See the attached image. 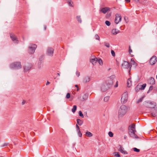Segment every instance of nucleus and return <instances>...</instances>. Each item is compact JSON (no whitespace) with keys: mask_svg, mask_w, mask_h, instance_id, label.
I'll list each match as a JSON object with an SVG mask.
<instances>
[{"mask_svg":"<svg viewBox=\"0 0 157 157\" xmlns=\"http://www.w3.org/2000/svg\"><path fill=\"white\" fill-rule=\"evenodd\" d=\"M119 32V31L116 29H113L112 31V33L113 35H116Z\"/></svg>","mask_w":157,"mask_h":157,"instance_id":"nucleus-20","label":"nucleus"},{"mask_svg":"<svg viewBox=\"0 0 157 157\" xmlns=\"http://www.w3.org/2000/svg\"><path fill=\"white\" fill-rule=\"evenodd\" d=\"M10 67L11 68L15 69H19L22 67L21 63L19 62H15L11 63Z\"/></svg>","mask_w":157,"mask_h":157,"instance_id":"nucleus-5","label":"nucleus"},{"mask_svg":"<svg viewBox=\"0 0 157 157\" xmlns=\"http://www.w3.org/2000/svg\"><path fill=\"white\" fill-rule=\"evenodd\" d=\"M133 150L134 151H135V152H140V149H137V148H136V147H134V148H133Z\"/></svg>","mask_w":157,"mask_h":157,"instance_id":"nucleus-35","label":"nucleus"},{"mask_svg":"<svg viewBox=\"0 0 157 157\" xmlns=\"http://www.w3.org/2000/svg\"><path fill=\"white\" fill-rule=\"evenodd\" d=\"M127 107L124 105H122L118 110V117H122L127 113Z\"/></svg>","mask_w":157,"mask_h":157,"instance_id":"nucleus-4","label":"nucleus"},{"mask_svg":"<svg viewBox=\"0 0 157 157\" xmlns=\"http://www.w3.org/2000/svg\"><path fill=\"white\" fill-rule=\"evenodd\" d=\"M94 37L97 40H100L99 36L97 34H96L95 35Z\"/></svg>","mask_w":157,"mask_h":157,"instance_id":"nucleus-34","label":"nucleus"},{"mask_svg":"<svg viewBox=\"0 0 157 157\" xmlns=\"http://www.w3.org/2000/svg\"><path fill=\"white\" fill-rule=\"evenodd\" d=\"M77 124H78L79 125H81L83 123V122L82 121L78 119H77Z\"/></svg>","mask_w":157,"mask_h":157,"instance_id":"nucleus-22","label":"nucleus"},{"mask_svg":"<svg viewBox=\"0 0 157 157\" xmlns=\"http://www.w3.org/2000/svg\"><path fill=\"white\" fill-rule=\"evenodd\" d=\"M144 98V97H142L141 98L138 99L136 101L137 103H139L141 102Z\"/></svg>","mask_w":157,"mask_h":157,"instance_id":"nucleus-30","label":"nucleus"},{"mask_svg":"<svg viewBox=\"0 0 157 157\" xmlns=\"http://www.w3.org/2000/svg\"><path fill=\"white\" fill-rule=\"evenodd\" d=\"M109 81L108 82L106 81L105 83H103L101 85V90L102 91L105 92L112 86L113 82L111 80Z\"/></svg>","mask_w":157,"mask_h":157,"instance_id":"nucleus-3","label":"nucleus"},{"mask_svg":"<svg viewBox=\"0 0 157 157\" xmlns=\"http://www.w3.org/2000/svg\"><path fill=\"white\" fill-rule=\"evenodd\" d=\"M78 113L79 116H80L82 118H83L84 117L83 114L82 113V112L81 111H79Z\"/></svg>","mask_w":157,"mask_h":157,"instance_id":"nucleus-38","label":"nucleus"},{"mask_svg":"<svg viewBox=\"0 0 157 157\" xmlns=\"http://www.w3.org/2000/svg\"><path fill=\"white\" fill-rule=\"evenodd\" d=\"M136 2H139V0H134Z\"/></svg>","mask_w":157,"mask_h":157,"instance_id":"nucleus-56","label":"nucleus"},{"mask_svg":"<svg viewBox=\"0 0 157 157\" xmlns=\"http://www.w3.org/2000/svg\"><path fill=\"white\" fill-rule=\"evenodd\" d=\"M84 99V100H86V99Z\"/></svg>","mask_w":157,"mask_h":157,"instance_id":"nucleus-62","label":"nucleus"},{"mask_svg":"<svg viewBox=\"0 0 157 157\" xmlns=\"http://www.w3.org/2000/svg\"><path fill=\"white\" fill-rule=\"evenodd\" d=\"M129 53L131 54V53L132 52V50L131 49V48L130 46H129Z\"/></svg>","mask_w":157,"mask_h":157,"instance_id":"nucleus-46","label":"nucleus"},{"mask_svg":"<svg viewBox=\"0 0 157 157\" xmlns=\"http://www.w3.org/2000/svg\"><path fill=\"white\" fill-rule=\"evenodd\" d=\"M125 1L127 3H128L130 2V0H125Z\"/></svg>","mask_w":157,"mask_h":157,"instance_id":"nucleus-53","label":"nucleus"},{"mask_svg":"<svg viewBox=\"0 0 157 157\" xmlns=\"http://www.w3.org/2000/svg\"><path fill=\"white\" fill-rule=\"evenodd\" d=\"M79 90V89L78 87L77 88V90L78 91Z\"/></svg>","mask_w":157,"mask_h":157,"instance_id":"nucleus-57","label":"nucleus"},{"mask_svg":"<svg viewBox=\"0 0 157 157\" xmlns=\"http://www.w3.org/2000/svg\"><path fill=\"white\" fill-rule=\"evenodd\" d=\"M135 90L136 92L139 91L140 90H141L140 88V86L139 85H137L135 88Z\"/></svg>","mask_w":157,"mask_h":157,"instance_id":"nucleus-26","label":"nucleus"},{"mask_svg":"<svg viewBox=\"0 0 157 157\" xmlns=\"http://www.w3.org/2000/svg\"><path fill=\"white\" fill-rule=\"evenodd\" d=\"M111 53L112 54V55L113 56H115V53L114 51L113 50H112L111 51Z\"/></svg>","mask_w":157,"mask_h":157,"instance_id":"nucleus-43","label":"nucleus"},{"mask_svg":"<svg viewBox=\"0 0 157 157\" xmlns=\"http://www.w3.org/2000/svg\"><path fill=\"white\" fill-rule=\"evenodd\" d=\"M114 156L116 157H120L121 156L118 152H114Z\"/></svg>","mask_w":157,"mask_h":157,"instance_id":"nucleus-29","label":"nucleus"},{"mask_svg":"<svg viewBox=\"0 0 157 157\" xmlns=\"http://www.w3.org/2000/svg\"><path fill=\"white\" fill-rule=\"evenodd\" d=\"M32 67V65L30 63H27L24 67L25 71H27L30 70Z\"/></svg>","mask_w":157,"mask_h":157,"instance_id":"nucleus-11","label":"nucleus"},{"mask_svg":"<svg viewBox=\"0 0 157 157\" xmlns=\"http://www.w3.org/2000/svg\"><path fill=\"white\" fill-rule=\"evenodd\" d=\"M144 105L146 107L154 109L155 111H157V105L155 102L150 101H145Z\"/></svg>","mask_w":157,"mask_h":157,"instance_id":"nucleus-2","label":"nucleus"},{"mask_svg":"<svg viewBox=\"0 0 157 157\" xmlns=\"http://www.w3.org/2000/svg\"><path fill=\"white\" fill-rule=\"evenodd\" d=\"M126 17H124V19L125 20V21H126Z\"/></svg>","mask_w":157,"mask_h":157,"instance_id":"nucleus-60","label":"nucleus"},{"mask_svg":"<svg viewBox=\"0 0 157 157\" xmlns=\"http://www.w3.org/2000/svg\"><path fill=\"white\" fill-rule=\"evenodd\" d=\"M37 47V45L35 44H30L29 47V51L31 54L33 53L36 49Z\"/></svg>","mask_w":157,"mask_h":157,"instance_id":"nucleus-6","label":"nucleus"},{"mask_svg":"<svg viewBox=\"0 0 157 157\" xmlns=\"http://www.w3.org/2000/svg\"><path fill=\"white\" fill-rule=\"evenodd\" d=\"M127 137V136H126V135L124 136V139H126Z\"/></svg>","mask_w":157,"mask_h":157,"instance_id":"nucleus-55","label":"nucleus"},{"mask_svg":"<svg viewBox=\"0 0 157 157\" xmlns=\"http://www.w3.org/2000/svg\"><path fill=\"white\" fill-rule=\"evenodd\" d=\"M75 87H76V88L78 87V86L77 85H75Z\"/></svg>","mask_w":157,"mask_h":157,"instance_id":"nucleus-58","label":"nucleus"},{"mask_svg":"<svg viewBox=\"0 0 157 157\" xmlns=\"http://www.w3.org/2000/svg\"><path fill=\"white\" fill-rule=\"evenodd\" d=\"M131 63L132 64H135L136 63V62L134 61L133 59H131Z\"/></svg>","mask_w":157,"mask_h":157,"instance_id":"nucleus-40","label":"nucleus"},{"mask_svg":"<svg viewBox=\"0 0 157 157\" xmlns=\"http://www.w3.org/2000/svg\"><path fill=\"white\" fill-rule=\"evenodd\" d=\"M140 88L141 90H143L145 88L146 86V83H144L142 85H140Z\"/></svg>","mask_w":157,"mask_h":157,"instance_id":"nucleus-25","label":"nucleus"},{"mask_svg":"<svg viewBox=\"0 0 157 157\" xmlns=\"http://www.w3.org/2000/svg\"><path fill=\"white\" fill-rule=\"evenodd\" d=\"M105 24L106 25L108 26H109L111 24L110 22L108 21H105Z\"/></svg>","mask_w":157,"mask_h":157,"instance_id":"nucleus-37","label":"nucleus"},{"mask_svg":"<svg viewBox=\"0 0 157 157\" xmlns=\"http://www.w3.org/2000/svg\"><path fill=\"white\" fill-rule=\"evenodd\" d=\"M70 94L69 93H68L66 95V98L67 99L70 98Z\"/></svg>","mask_w":157,"mask_h":157,"instance_id":"nucleus-44","label":"nucleus"},{"mask_svg":"<svg viewBox=\"0 0 157 157\" xmlns=\"http://www.w3.org/2000/svg\"><path fill=\"white\" fill-rule=\"evenodd\" d=\"M118 86V81H117L116 82V84L114 86L115 87H117Z\"/></svg>","mask_w":157,"mask_h":157,"instance_id":"nucleus-50","label":"nucleus"},{"mask_svg":"<svg viewBox=\"0 0 157 157\" xmlns=\"http://www.w3.org/2000/svg\"><path fill=\"white\" fill-rule=\"evenodd\" d=\"M115 78V76L114 75H113L111 76L110 77H108L106 82H109V80H111L113 82V80Z\"/></svg>","mask_w":157,"mask_h":157,"instance_id":"nucleus-19","label":"nucleus"},{"mask_svg":"<svg viewBox=\"0 0 157 157\" xmlns=\"http://www.w3.org/2000/svg\"><path fill=\"white\" fill-rule=\"evenodd\" d=\"M76 128H77V131H78L79 130V127L78 126L77 124H76Z\"/></svg>","mask_w":157,"mask_h":157,"instance_id":"nucleus-49","label":"nucleus"},{"mask_svg":"<svg viewBox=\"0 0 157 157\" xmlns=\"http://www.w3.org/2000/svg\"><path fill=\"white\" fill-rule=\"evenodd\" d=\"M46 25H44V30H46Z\"/></svg>","mask_w":157,"mask_h":157,"instance_id":"nucleus-54","label":"nucleus"},{"mask_svg":"<svg viewBox=\"0 0 157 157\" xmlns=\"http://www.w3.org/2000/svg\"><path fill=\"white\" fill-rule=\"evenodd\" d=\"M121 17L119 14H116V17L115 19V22L116 24H117L119 22L121 21Z\"/></svg>","mask_w":157,"mask_h":157,"instance_id":"nucleus-13","label":"nucleus"},{"mask_svg":"<svg viewBox=\"0 0 157 157\" xmlns=\"http://www.w3.org/2000/svg\"><path fill=\"white\" fill-rule=\"evenodd\" d=\"M98 59L96 57H95L94 59L92 58L90 59V61L94 65L95 64V63L97 62H98Z\"/></svg>","mask_w":157,"mask_h":157,"instance_id":"nucleus-16","label":"nucleus"},{"mask_svg":"<svg viewBox=\"0 0 157 157\" xmlns=\"http://www.w3.org/2000/svg\"><path fill=\"white\" fill-rule=\"evenodd\" d=\"M76 19L78 22L81 23H82V20L80 16H77L76 17Z\"/></svg>","mask_w":157,"mask_h":157,"instance_id":"nucleus-23","label":"nucleus"},{"mask_svg":"<svg viewBox=\"0 0 157 157\" xmlns=\"http://www.w3.org/2000/svg\"><path fill=\"white\" fill-rule=\"evenodd\" d=\"M109 10V8L107 7L103 8L101 9V11L103 13H105L107 11Z\"/></svg>","mask_w":157,"mask_h":157,"instance_id":"nucleus-18","label":"nucleus"},{"mask_svg":"<svg viewBox=\"0 0 157 157\" xmlns=\"http://www.w3.org/2000/svg\"><path fill=\"white\" fill-rule=\"evenodd\" d=\"M10 38L14 43L17 44L18 42V40L17 39V36L11 33L10 34Z\"/></svg>","mask_w":157,"mask_h":157,"instance_id":"nucleus-10","label":"nucleus"},{"mask_svg":"<svg viewBox=\"0 0 157 157\" xmlns=\"http://www.w3.org/2000/svg\"><path fill=\"white\" fill-rule=\"evenodd\" d=\"M9 144V143H5L3 144V145L1 146V147H3L5 146H6L8 145Z\"/></svg>","mask_w":157,"mask_h":157,"instance_id":"nucleus-45","label":"nucleus"},{"mask_svg":"<svg viewBox=\"0 0 157 157\" xmlns=\"http://www.w3.org/2000/svg\"><path fill=\"white\" fill-rule=\"evenodd\" d=\"M57 75H59V76H60V74L59 73H57Z\"/></svg>","mask_w":157,"mask_h":157,"instance_id":"nucleus-59","label":"nucleus"},{"mask_svg":"<svg viewBox=\"0 0 157 157\" xmlns=\"http://www.w3.org/2000/svg\"><path fill=\"white\" fill-rule=\"evenodd\" d=\"M153 86H150V87H149V90L147 92V93H148V92H150L151 91H152V89H153Z\"/></svg>","mask_w":157,"mask_h":157,"instance_id":"nucleus-42","label":"nucleus"},{"mask_svg":"<svg viewBox=\"0 0 157 157\" xmlns=\"http://www.w3.org/2000/svg\"><path fill=\"white\" fill-rule=\"evenodd\" d=\"M98 62L100 65H102L103 62H102V60L101 59H98Z\"/></svg>","mask_w":157,"mask_h":157,"instance_id":"nucleus-33","label":"nucleus"},{"mask_svg":"<svg viewBox=\"0 0 157 157\" xmlns=\"http://www.w3.org/2000/svg\"><path fill=\"white\" fill-rule=\"evenodd\" d=\"M77 107L76 105H74L73 106V108L71 110L72 111L73 113H74L75 112L77 109Z\"/></svg>","mask_w":157,"mask_h":157,"instance_id":"nucleus-27","label":"nucleus"},{"mask_svg":"<svg viewBox=\"0 0 157 157\" xmlns=\"http://www.w3.org/2000/svg\"><path fill=\"white\" fill-rule=\"evenodd\" d=\"M76 74L78 77L80 75V73L78 71H77L76 72Z\"/></svg>","mask_w":157,"mask_h":157,"instance_id":"nucleus-47","label":"nucleus"},{"mask_svg":"<svg viewBox=\"0 0 157 157\" xmlns=\"http://www.w3.org/2000/svg\"><path fill=\"white\" fill-rule=\"evenodd\" d=\"M50 83V82H49L47 81V83L46 84V85H49Z\"/></svg>","mask_w":157,"mask_h":157,"instance_id":"nucleus-51","label":"nucleus"},{"mask_svg":"<svg viewBox=\"0 0 157 157\" xmlns=\"http://www.w3.org/2000/svg\"><path fill=\"white\" fill-rule=\"evenodd\" d=\"M128 98V95L127 93L126 92L124 93L122 96L121 101L122 103H125L127 100Z\"/></svg>","mask_w":157,"mask_h":157,"instance_id":"nucleus-7","label":"nucleus"},{"mask_svg":"<svg viewBox=\"0 0 157 157\" xmlns=\"http://www.w3.org/2000/svg\"><path fill=\"white\" fill-rule=\"evenodd\" d=\"M109 99V96H106L104 98V100L106 102L108 101Z\"/></svg>","mask_w":157,"mask_h":157,"instance_id":"nucleus-31","label":"nucleus"},{"mask_svg":"<svg viewBox=\"0 0 157 157\" xmlns=\"http://www.w3.org/2000/svg\"><path fill=\"white\" fill-rule=\"evenodd\" d=\"M118 150L124 154H127L128 153L124 150V148L121 145H119L117 147Z\"/></svg>","mask_w":157,"mask_h":157,"instance_id":"nucleus-12","label":"nucleus"},{"mask_svg":"<svg viewBox=\"0 0 157 157\" xmlns=\"http://www.w3.org/2000/svg\"><path fill=\"white\" fill-rule=\"evenodd\" d=\"M156 78L157 79V75H156Z\"/></svg>","mask_w":157,"mask_h":157,"instance_id":"nucleus-61","label":"nucleus"},{"mask_svg":"<svg viewBox=\"0 0 157 157\" xmlns=\"http://www.w3.org/2000/svg\"><path fill=\"white\" fill-rule=\"evenodd\" d=\"M148 82L151 85H154L155 83V82L154 78L151 77L148 81Z\"/></svg>","mask_w":157,"mask_h":157,"instance_id":"nucleus-17","label":"nucleus"},{"mask_svg":"<svg viewBox=\"0 0 157 157\" xmlns=\"http://www.w3.org/2000/svg\"><path fill=\"white\" fill-rule=\"evenodd\" d=\"M78 136L80 137H81L82 136V134L81 133L80 130H79L78 131Z\"/></svg>","mask_w":157,"mask_h":157,"instance_id":"nucleus-41","label":"nucleus"},{"mask_svg":"<svg viewBox=\"0 0 157 157\" xmlns=\"http://www.w3.org/2000/svg\"><path fill=\"white\" fill-rule=\"evenodd\" d=\"M135 125L133 124H132L129 126L128 134L131 137L133 138L137 139L138 138V136L135 134L136 132L135 129Z\"/></svg>","mask_w":157,"mask_h":157,"instance_id":"nucleus-1","label":"nucleus"},{"mask_svg":"<svg viewBox=\"0 0 157 157\" xmlns=\"http://www.w3.org/2000/svg\"><path fill=\"white\" fill-rule=\"evenodd\" d=\"M104 44L105 46L107 48H109L110 47V44L108 43L104 42Z\"/></svg>","mask_w":157,"mask_h":157,"instance_id":"nucleus-32","label":"nucleus"},{"mask_svg":"<svg viewBox=\"0 0 157 157\" xmlns=\"http://www.w3.org/2000/svg\"><path fill=\"white\" fill-rule=\"evenodd\" d=\"M43 67L42 64L41 62L39 63L38 65V68L39 69Z\"/></svg>","mask_w":157,"mask_h":157,"instance_id":"nucleus-39","label":"nucleus"},{"mask_svg":"<svg viewBox=\"0 0 157 157\" xmlns=\"http://www.w3.org/2000/svg\"><path fill=\"white\" fill-rule=\"evenodd\" d=\"M68 5L71 7H73V6L72 5L73 2H71V0H67Z\"/></svg>","mask_w":157,"mask_h":157,"instance_id":"nucleus-28","label":"nucleus"},{"mask_svg":"<svg viewBox=\"0 0 157 157\" xmlns=\"http://www.w3.org/2000/svg\"><path fill=\"white\" fill-rule=\"evenodd\" d=\"M151 114V116L153 117H155L156 116V114L155 113H152Z\"/></svg>","mask_w":157,"mask_h":157,"instance_id":"nucleus-48","label":"nucleus"},{"mask_svg":"<svg viewBox=\"0 0 157 157\" xmlns=\"http://www.w3.org/2000/svg\"><path fill=\"white\" fill-rule=\"evenodd\" d=\"M132 81L131 78H129L127 81V85L128 87H130L131 85Z\"/></svg>","mask_w":157,"mask_h":157,"instance_id":"nucleus-21","label":"nucleus"},{"mask_svg":"<svg viewBox=\"0 0 157 157\" xmlns=\"http://www.w3.org/2000/svg\"><path fill=\"white\" fill-rule=\"evenodd\" d=\"M108 135L110 137H112L113 136V134L111 132H109L108 133Z\"/></svg>","mask_w":157,"mask_h":157,"instance_id":"nucleus-36","label":"nucleus"},{"mask_svg":"<svg viewBox=\"0 0 157 157\" xmlns=\"http://www.w3.org/2000/svg\"><path fill=\"white\" fill-rule=\"evenodd\" d=\"M54 50L53 48H49L47 50V53L49 56H52L54 53Z\"/></svg>","mask_w":157,"mask_h":157,"instance_id":"nucleus-14","label":"nucleus"},{"mask_svg":"<svg viewBox=\"0 0 157 157\" xmlns=\"http://www.w3.org/2000/svg\"><path fill=\"white\" fill-rule=\"evenodd\" d=\"M157 61V58L156 56H152L149 60V63L151 65H154Z\"/></svg>","mask_w":157,"mask_h":157,"instance_id":"nucleus-8","label":"nucleus"},{"mask_svg":"<svg viewBox=\"0 0 157 157\" xmlns=\"http://www.w3.org/2000/svg\"><path fill=\"white\" fill-rule=\"evenodd\" d=\"M122 66L124 68L126 69L130 67V69L129 70V72L131 70L130 68L132 66L131 65H130V63L129 62L126 61H124V62L122 63Z\"/></svg>","mask_w":157,"mask_h":157,"instance_id":"nucleus-9","label":"nucleus"},{"mask_svg":"<svg viewBox=\"0 0 157 157\" xmlns=\"http://www.w3.org/2000/svg\"><path fill=\"white\" fill-rule=\"evenodd\" d=\"M90 80V78L88 76H85L83 78V82L84 83H86L88 82H89Z\"/></svg>","mask_w":157,"mask_h":157,"instance_id":"nucleus-15","label":"nucleus"},{"mask_svg":"<svg viewBox=\"0 0 157 157\" xmlns=\"http://www.w3.org/2000/svg\"><path fill=\"white\" fill-rule=\"evenodd\" d=\"M25 101H23L22 102V105L24 104L25 103Z\"/></svg>","mask_w":157,"mask_h":157,"instance_id":"nucleus-52","label":"nucleus"},{"mask_svg":"<svg viewBox=\"0 0 157 157\" xmlns=\"http://www.w3.org/2000/svg\"><path fill=\"white\" fill-rule=\"evenodd\" d=\"M86 135L89 137H90L93 136V134L90 132H86Z\"/></svg>","mask_w":157,"mask_h":157,"instance_id":"nucleus-24","label":"nucleus"}]
</instances>
